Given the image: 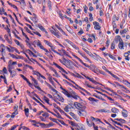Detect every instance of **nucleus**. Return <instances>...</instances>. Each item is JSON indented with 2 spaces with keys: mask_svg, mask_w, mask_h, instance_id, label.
I'll return each instance as SVG.
<instances>
[{
  "mask_svg": "<svg viewBox=\"0 0 130 130\" xmlns=\"http://www.w3.org/2000/svg\"><path fill=\"white\" fill-rule=\"evenodd\" d=\"M59 85H60V89L62 90V93L65 94L66 96H67L68 98H71V97L72 98H74V99H76L77 98L76 97L78 96L77 94H76V92L73 91L71 88H70V90H71V91H69L68 90H67L66 89L63 88L62 86L59 84Z\"/></svg>",
  "mask_w": 130,
  "mask_h": 130,
  "instance_id": "obj_1",
  "label": "nucleus"
},
{
  "mask_svg": "<svg viewBox=\"0 0 130 130\" xmlns=\"http://www.w3.org/2000/svg\"><path fill=\"white\" fill-rule=\"evenodd\" d=\"M32 81H33L34 84V86L36 88V89H38V90H39V91H41V92H43V93H44V91H43L42 89H41V88H40V87L37 86L38 85V82L37 81L36 79H35V78H32Z\"/></svg>",
  "mask_w": 130,
  "mask_h": 130,
  "instance_id": "obj_2",
  "label": "nucleus"
},
{
  "mask_svg": "<svg viewBox=\"0 0 130 130\" xmlns=\"http://www.w3.org/2000/svg\"><path fill=\"white\" fill-rule=\"evenodd\" d=\"M78 114L80 116H85L87 114V112L85 111V109H80L78 111Z\"/></svg>",
  "mask_w": 130,
  "mask_h": 130,
  "instance_id": "obj_3",
  "label": "nucleus"
},
{
  "mask_svg": "<svg viewBox=\"0 0 130 130\" xmlns=\"http://www.w3.org/2000/svg\"><path fill=\"white\" fill-rule=\"evenodd\" d=\"M74 105L77 109H86V106H84L79 103L75 102L74 103Z\"/></svg>",
  "mask_w": 130,
  "mask_h": 130,
  "instance_id": "obj_4",
  "label": "nucleus"
},
{
  "mask_svg": "<svg viewBox=\"0 0 130 130\" xmlns=\"http://www.w3.org/2000/svg\"><path fill=\"white\" fill-rule=\"evenodd\" d=\"M53 65L55 66V67L57 68V69H59L60 71H61V72H62L63 73H64V74H66V75H68L69 74L68 72H67V71H66V70H64V69H63V68L59 66V65H58L57 63L54 62Z\"/></svg>",
  "mask_w": 130,
  "mask_h": 130,
  "instance_id": "obj_5",
  "label": "nucleus"
},
{
  "mask_svg": "<svg viewBox=\"0 0 130 130\" xmlns=\"http://www.w3.org/2000/svg\"><path fill=\"white\" fill-rule=\"evenodd\" d=\"M38 42L37 44V46H39L40 48H41V49H43V50H44L45 52H48V50L45 49V48H44V47L42 45V44L40 43V41L38 40Z\"/></svg>",
  "mask_w": 130,
  "mask_h": 130,
  "instance_id": "obj_6",
  "label": "nucleus"
},
{
  "mask_svg": "<svg viewBox=\"0 0 130 130\" xmlns=\"http://www.w3.org/2000/svg\"><path fill=\"white\" fill-rule=\"evenodd\" d=\"M93 24L94 26V29H95V30H100L101 29V26L99 25V22L94 21L93 22Z\"/></svg>",
  "mask_w": 130,
  "mask_h": 130,
  "instance_id": "obj_7",
  "label": "nucleus"
},
{
  "mask_svg": "<svg viewBox=\"0 0 130 130\" xmlns=\"http://www.w3.org/2000/svg\"><path fill=\"white\" fill-rule=\"evenodd\" d=\"M119 45H118V47L119 48V49H124V48H123L124 47V45H123V41H122V39H119Z\"/></svg>",
  "mask_w": 130,
  "mask_h": 130,
  "instance_id": "obj_8",
  "label": "nucleus"
},
{
  "mask_svg": "<svg viewBox=\"0 0 130 130\" xmlns=\"http://www.w3.org/2000/svg\"><path fill=\"white\" fill-rule=\"evenodd\" d=\"M74 73L75 74L73 73H71V76H73V77H74V78H78V79H81L82 78V76L79 73L76 72V71H74Z\"/></svg>",
  "mask_w": 130,
  "mask_h": 130,
  "instance_id": "obj_9",
  "label": "nucleus"
},
{
  "mask_svg": "<svg viewBox=\"0 0 130 130\" xmlns=\"http://www.w3.org/2000/svg\"><path fill=\"white\" fill-rule=\"evenodd\" d=\"M12 60H10L8 62L9 64L8 66V71H12L13 69H15V66L13 64H12Z\"/></svg>",
  "mask_w": 130,
  "mask_h": 130,
  "instance_id": "obj_10",
  "label": "nucleus"
},
{
  "mask_svg": "<svg viewBox=\"0 0 130 130\" xmlns=\"http://www.w3.org/2000/svg\"><path fill=\"white\" fill-rule=\"evenodd\" d=\"M0 52H4L6 53V46L4 44L0 45Z\"/></svg>",
  "mask_w": 130,
  "mask_h": 130,
  "instance_id": "obj_11",
  "label": "nucleus"
},
{
  "mask_svg": "<svg viewBox=\"0 0 130 130\" xmlns=\"http://www.w3.org/2000/svg\"><path fill=\"white\" fill-rule=\"evenodd\" d=\"M10 54L12 58H15V59H24V57L23 56H19V58H18V57L16 56L14 54Z\"/></svg>",
  "mask_w": 130,
  "mask_h": 130,
  "instance_id": "obj_12",
  "label": "nucleus"
},
{
  "mask_svg": "<svg viewBox=\"0 0 130 130\" xmlns=\"http://www.w3.org/2000/svg\"><path fill=\"white\" fill-rule=\"evenodd\" d=\"M122 115L123 117H127V111L125 109H123L121 112Z\"/></svg>",
  "mask_w": 130,
  "mask_h": 130,
  "instance_id": "obj_13",
  "label": "nucleus"
},
{
  "mask_svg": "<svg viewBox=\"0 0 130 130\" xmlns=\"http://www.w3.org/2000/svg\"><path fill=\"white\" fill-rule=\"evenodd\" d=\"M10 74V76L11 77L14 78V77H15V76H16V75H17V72H16L15 71H9Z\"/></svg>",
  "mask_w": 130,
  "mask_h": 130,
  "instance_id": "obj_14",
  "label": "nucleus"
},
{
  "mask_svg": "<svg viewBox=\"0 0 130 130\" xmlns=\"http://www.w3.org/2000/svg\"><path fill=\"white\" fill-rule=\"evenodd\" d=\"M55 26L60 32H62V34L66 35V32H64V31H63V30H62V29H61V28L58 26V25H57V24H55Z\"/></svg>",
  "mask_w": 130,
  "mask_h": 130,
  "instance_id": "obj_15",
  "label": "nucleus"
},
{
  "mask_svg": "<svg viewBox=\"0 0 130 130\" xmlns=\"http://www.w3.org/2000/svg\"><path fill=\"white\" fill-rule=\"evenodd\" d=\"M18 111L15 110L13 113L11 115V118H14L15 116H16V115H17L18 114Z\"/></svg>",
  "mask_w": 130,
  "mask_h": 130,
  "instance_id": "obj_16",
  "label": "nucleus"
},
{
  "mask_svg": "<svg viewBox=\"0 0 130 130\" xmlns=\"http://www.w3.org/2000/svg\"><path fill=\"white\" fill-rule=\"evenodd\" d=\"M111 111L113 113H117L119 111V110L114 107L111 109Z\"/></svg>",
  "mask_w": 130,
  "mask_h": 130,
  "instance_id": "obj_17",
  "label": "nucleus"
},
{
  "mask_svg": "<svg viewBox=\"0 0 130 130\" xmlns=\"http://www.w3.org/2000/svg\"><path fill=\"white\" fill-rule=\"evenodd\" d=\"M70 114L71 116H72L73 118H74V119H75V120H77V121H78V118H77V116H76V115L74 114V113L70 112Z\"/></svg>",
  "mask_w": 130,
  "mask_h": 130,
  "instance_id": "obj_18",
  "label": "nucleus"
},
{
  "mask_svg": "<svg viewBox=\"0 0 130 130\" xmlns=\"http://www.w3.org/2000/svg\"><path fill=\"white\" fill-rule=\"evenodd\" d=\"M88 80L90 81V82H92L93 84H95V85H97V84H99V82L96 81L93 78H89Z\"/></svg>",
  "mask_w": 130,
  "mask_h": 130,
  "instance_id": "obj_19",
  "label": "nucleus"
},
{
  "mask_svg": "<svg viewBox=\"0 0 130 130\" xmlns=\"http://www.w3.org/2000/svg\"><path fill=\"white\" fill-rule=\"evenodd\" d=\"M58 96V98H57V100H58V101H60L61 102H64V99H63V98L61 97L60 95H59V94H57Z\"/></svg>",
  "mask_w": 130,
  "mask_h": 130,
  "instance_id": "obj_20",
  "label": "nucleus"
},
{
  "mask_svg": "<svg viewBox=\"0 0 130 130\" xmlns=\"http://www.w3.org/2000/svg\"><path fill=\"white\" fill-rule=\"evenodd\" d=\"M56 109H58L59 111V112H60V113H61V114H64L65 115H67V113H66V112H64V111H63L61 109H60V108H59V107H56Z\"/></svg>",
  "mask_w": 130,
  "mask_h": 130,
  "instance_id": "obj_21",
  "label": "nucleus"
},
{
  "mask_svg": "<svg viewBox=\"0 0 130 130\" xmlns=\"http://www.w3.org/2000/svg\"><path fill=\"white\" fill-rule=\"evenodd\" d=\"M24 112L26 116L28 117L29 116V109L28 108L24 109Z\"/></svg>",
  "mask_w": 130,
  "mask_h": 130,
  "instance_id": "obj_22",
  "label": "nucleus"
},
{
  "mask_svg": "<svg viewBox=\"0 0 130 130\" xmlns=\"http://www.w3.org/2000/svg\"><path fill=\"white\" fill-rule=\"evenodd\" d=\"M119 39H121L119 35L116 36L115 38V42L116 43H118V40H119Z\"/></svg>",
  "mask_w": 130,
  "mask_h": 130,
  "instance_id": "obj_23",
  "label": "nucleus"
},
{
  "mask_svg": "<svg viewBox=\"0 0 130 130\" xmlns=\"http://www.w3.org/2000/svg\"><path fill=\"white\" fill-rule=\"evenodd\" d=\"M38 27L39 29H40V30H41V31H45V28L43 27L41 23L38 24Z\"/></svg>",
  "mask_w": 130,
  "mask_h": 130,
  "instance_id": "obj_24",
  "label": "nucleus"
},
{
  "mask_svg": "<svg viewBox=\"0 0 130 130\" xmlns=\"http://www.w3.org/2000/svg\"><path fill=\"white\" fill-rule=\"evenodd\" d=\"M48 7L49 10H51L52 4H51V2L50 1V0H48Z\"/></svg>",
  "mask_w": 130,
  "mask_h": 130,
  "instance_id": "obj_25",
  "label": "nucleus"
},
{
  "mask_svg": "<svg viewBox=\"0 0 130 130\" xmlns=\"http://www.w3.org/2000/svg\"><path fill=\"white\" fill-rule=\"evenodd\" d=\"M44 42L45 43V44H47V45H48L49 46H50V47H51V43H50L48 41L46 40H44Z\"/></svg>",
  "mask_w": 130,
  "mask_h": 130,
  "instance_id": "obj_26",
  "label": "nucleus"
},
{
  "mask_svg": "<svg viewBox=\"0 0 130 130\" xmlns=\"http://www.w3.org/2000/svg\"><path fill=\"white\" fill-rule=\"evenodd\" d=\"M61 51H62L63 53L64 54V55H66V56H70V55L68 54L69 52H67L66 50H64V49H61Z\"/></svg>",
  "mask_w": 130,
  "mask_h": 130,
  "instance_id": "obj_27",
  "label": "nucleus"
},
{
  "mask_svg": "<svg viewBox=\"0 0 130 130\" xmlns=\"http://www.w3.org/2000/svg\"><path fill=\"white\" fill-rule=\"evenodd\" d=\"M111 49H115V44H114V41H113L111 44Z\"/></svg>",
  "mask_w": 130,
  "mask_h": 130,
  "instance_id": "obj_28",
  "label": "nucleus"
},
{
  "mask_svg": "<svg viewBox=\"0 0 130 130\" xmlns=\"http://www.w3.org/2000/svg\"><path fill=\"white\" fill-rule=\"evenodd\" d=\"M69 109H72V108H69V106H66L64 108V110L66 112H69Z\"/></svg>",
  "mask_w": 130,
  "mask_h": 130,
  "instance_id": "obj_29",
  "label": "nucleus"
},
{
  "mask_svg": "<svg viewBox=\"0 0 130 130\" xmlns=\"http://www.w3.org/2000/svg\"><path fill=\"white\" fill-rule=\"evenodd\" d=\"M42 116H43L44 117H49V114H48V113L47 112H45L44 114H42Z\"/></svg>",
  "mask_w": 130,
  "mask_h": 130,
  "instance_id": "obj_30",
  "label": "nucleus"
},
{
  "mask_svg": "<svg viewBox=\"0 0 130 130\" xmlns=\"http://www.w3.org/2000/svg\"><path fill=\"white\" fill-rule=\"evenodd\" d=\"M111 75L115 79H116V80H117V81H119V78H118V77H117L116 75L113 74L112 73V74H111Z\"/></svg>",
  "mask_w": 130,
  "mask_h": 130,
  "instance_id": "obj_31",
  "label": "nucleus"
},
{
  "mask_svg": "<svg viewBox=\"0 0 130 130\" xmlns=\"http://www.w3.org/2000/svg\"><path fill=\"white\" fill-rule=\"evenodd\" d=\"M68 63H69V64L68 65V66H67L66 65L67 68H68V69H70V70H73V69H74V66H71V63H70V62H68Z\"/></svg>",
  "mask_w": 130,
  "mask_h": 130,
  "instance_id": "obj_32",
  "label": "nucleus"
},
{
  "mask_svg": "<svg viewBox=\"0 0 130 130\" xmlns=\"http://www.w3.org/2000/svg\"><path fill=\"white\" fill-rule=\"evenodd\" d=\"M54 125V124L52 122H50L49 124H47V126H46V128L48 127H50V126H53Z\"/></svg>",
  "mask_w": 130,
  "mask_h": 130,
  "instance_id": "obj_33",
  "label": "nucleus"
},
{
  "mask_svg": "<svg viewBox=\"0 0 130 130\" xmlns=\"http://www.w3.org/2000/svg\"><path fill=\"white\" fill-rule=\"evenodd\" d=\"M67 84H68V85H69V86H71V87H73V88H75V89H77V90H79V89L78 88H77V87H76L74 85H73V84L70 83L69 82H67Z\"/></svg>",
  "mask_w": 130,
  "mask_h": 130,
  "instance_id": "obj_34",
  "label": "nucleus"
},
{
  "mask_svg": "<svg viewBox=\"0 0 130 130\" xmlns=\"http://www.w3.org/2000/svg\"><path fill=\"white\" fill-rule=\"evenodd\" d=\"M109 57H110V58H112V59H113L114 60H115L116 61V60H117V59H116V58L115 57L113 56L111 54H109Z\"/></svg>",
  "mask_w": 130,
  "mask_h": 130,
  "instance_id": "obj_35",
  "label": "nucleus"
},
{
  "mask_svg": "<svg viewBox=\"0 0 130 130\" xmlns=\"http://www.w3.org/2000/svg\"><path fill=\"white\" fill-rule=\"evenodd\" d=\"M28 51H29V55H31V54L32 55H33V54H34V53H33V52H32V51H31L30 49H27V50H26V51H25V52H28Z\"/></svg>",
  "mask_w": 130,
  "mask_h": 130,
  "instance_id": "obj_36",
  "label": "nucleus"
},
{
  "mask_svg": "<svg viewBox=\"0 0 130 130\" xmlns=\"http://www.w3.org/2000/svg\"><path fill=\"white\" fill-rule=\"evenodd\" d=\"M56 113H57V118H60L61 119H63L62 117H61V115H60V114L59 113L55 112Z\"/></svg>",
  "mask_w": 130,
  "mask_h": 130,
  "instance_id": "obj_37",
  "label": "nucleus"
},
{
  "mask_svg": "<svg viewBox=\"0 0 130 130\" xmlns=\"http://www.w3.org/2000/svg\"><path fill=\"white\" fill-rule=\"evenodd\" d=\"M32 16L33 19H35L36 23H37V21H38V20L37 19V16H36V14H35V13H34L32 14Z\"/></svg>",
  "mask_w": 130,
  "mask_h": 130,
  "instance_id": "obj_38",
  "label": "nucleus"
},
{
  "mask_svg": "<svg viewBox=\"0 0 130 130\" xmlns=\"http://www.w3.org/2000/svg\"><path fill=\"white\" fill-rule=\"evenodd\" d=\"M86 123L89 127H91L92 126V122L89 123V121L88 120V119H86Z\"/></svg>",
  "mask_w": 130,
  "mask_h": 130,
  "instance_id": "obj_39",
  "label": "nucleus"
},
{
  "mask_svg": "<svg viewBox=\"0 0 130 130\" xmlns=\"http://www.w3.org/2000/svg\"><path fill=\"white\" fill-rule=\"evenodd\" d=\"M119 87H121V88L124 89L125 90L127 91V92H130L129 90H127V88H126L125 87H124L123 85H119Z\"/></svg>",
  "mask_w": 130,
  "mask_h": 130,
  "instance_id": "obj_40",
  "label": "nucleus"
},
{
  "mask_svg": "<svg viewBox=\"0 0 130 130\" xmlns=\"http://www.w3.org/2000/svg\"><path fill=\"white\" fill-rule=\"evenodd\" d=\"M57 120H58V121H59V122H60V123H61V124H63V125H67V124L66 123H64V122L63 120H61L59 119H57Z\"/></svg>",
  "mask_w": 130,
  "mask_h": 130,
  "instance_id": "obj_41",
  "label": "nucleus"
},
{
  "mask_svg": "<svg viewBox=\"0 0 130 130\" xmlns=\"http://www.w3.org/2000/svg\"><path fill=\"white\" fill-rule=\"evenodd\" d=\"M60 18L61 19V20H63V16H62V14H61V11H59L58 13Z\"/></svg>",
  "mask_w": 130,
  "mask_h": 130,
  "instance_id": "obj_42",
  "label": "nucleus"
},
{
  "mask_svg": "<svg viewBox=\"0 0 130 130\" xmlns=\"http://www.w3.org/2000/svg\"><path fill=\"white\" fill-rule=\"evenodd\" d=\"M34 34L38 35L39 37H41V35L38 31H32Z\"/></svg>",
  "mask_w": 130,
  "mask_h": 130,
  "instance_id": "obj_43",
  "label": "nucleus"
},
{
  "mask_svg": "<svg viewBox=\"0 0 130 130\" xmlns=\"http://www.w3.org/2000/svg\"><path fill=\"white\" fill-rule=\"evenodd\" d=\"M45 101L46 102V103H47V104H48V105H50V106H52V104H50V103H49V99L45 100Z\"/></svg>",
  "mask_w": 130,
  "mask_h": 130,
  "instance_id": "obj_44",
  "label": "nucleus"
},
{
  "mask_svg": "<svg viewBox=\"0 0 130 130\" xmlns=\"http://www.w3.org/2000/svg\"><path fill=\"white\" fill-rule=\"evenodd\" d=\"M83 8L84 9V13H85V14H87L88 13V7H87V6H84Z\"/></svg>",
  "mask_w": 130,
  "mask_h": 130,
  "instance_id": "obj_45",
  "label": "nucleus"
},
{
  "mask_svg": "<svg viewBox=\"0 0 130 130\" xmlns=\"http://www.w3.org/2000/svg\"><path fill=\"white\" fill-rule=\"evenodd\" d=\"M37 74H38V75H39L40 77L41 78H42V79H44V80H46V78H45V77H44L43 75H41V74H40V73L37 72Z\"/></svg>",
  "mask_w": 130,
  "mask_h": 130,
  "instance_id": "obj_46",
  "label": "nucleus"
},
{
  "mask_svg": "<svg viewBox=\"0 0 130 130\" xmlns=\"http://www.w3.org/2000/svg\"><path fill=\"white\" fill-rule=\"evenodd\" d=\"M51 71H52L53 72H54V73H55V75H57V72L56 71V70H55V69H54V68L51 67L50 68Z\"/></svg>",
  "mask_w": 130,
  "mask_h": 130,
  "instance_id": "obj_47",
  "label": "nucleus"
},
{
  "mask_svg": "<svg viewBox=\"0 0 130 130\" xmlns=\"http://www.w3.org/2000/svg\"><path fill=\"white\" fill-rule=\"evenodd\" d=\"M94 121H99L100 122H101V123H103V124H104V123H103L102 121H101V120H100V119L98 118H95Z\"/></svg>",
  "mask_w": 130,
  "mask_h": 130,
  "instance_id": "obj_48",
  "label": "nucleus"
},
{
  "mask_svg": "<svg viewBox=\"0 0 130 130\" xmlns=\"http://www.w3.org/2000/svg\"><path fill=\"white\" fill-rule=\"evenodd\" d=\"M8 70H7V68L6 67H4L3 68V70H2V72L4 74H7Z\"/></svg>",
  "mask_w": 130,
  "mask_h": 130,
  "instance_id": "obj_49",
  "label": "nucleus"
},
{
  "mask_svg": "<svg viewBox=\"0 0 130 130\" xmlns=\"http://www.w3.org/2000/svg\"><path fill=\"white\" fill-rule=\"evenodd\" d=\"M115 120H117L118 121H120V122H122V121H125V120L122 119L121 118L120 119L116 118L115 119Z\"/></svg>",
  "mask_w": 130,
  "mask_h": 130,
  "instance_id": "obj_50",
  "label": "nucleus"
},
{
  "mask_svg": "<svg viewBox=\"0 0 130 130\" xmlns=\"http://www.w3.org/2000/svg\"><path fill=\"white\" fill-rule=\"evenodd\" d=\"M71 46H72V47H73L74 48H75V49L79 50V47H77V46H76L74 43L72 44L71 45Z\"/></svg>",
  "mask_w": 130,
  "mask_h": 130,
  "instance_id": "obj_51",
  "label": "nucleus"
},
{
  "mask_svg": "<svg viewBox=\"0 0 130 130\" xmlns=\"http://www.w3.org/2000/svg\"><path fill=\"white\" fill-rule=\"evenodd\" d=\"M99 73L102 74V75H103L104 76H106V74H105V72L100 70H98Z\"/></svg>",
  "mask_w": 130,
  "mask_h": 130,
  "instance_id": "obj_52",
  "label": "nucleus"
},
{
  "mask_svg": "<svg viewBox=\"0 0 130 130\" xmlns=\"http://www.w3.org/2000/svg\"><path fill=\"white\" fill-rule=\"evenodd\" d=\"M12 87H13V86L10 85L9 88V89H8L7 90V92H11V91H12V90H13V88H12Z\"/></svg>",
  "mask_w": 130,
  "mask_h": 130,
  "instance_id": "obj_53",
  "label": "nucleus"
},
{
  "mask_svg": "<svg viewBox=\"0 0 130 130\" xmlns=\"http://www.w3.org/2000/svg\"><path fill=\"white\" fill-rule=\"evenodd\" d=\"M65 41L69 43V44H70V45H72L73 44V42H72V41H70L69 39H66Z\"/></svg>",
  "mask_w": 130,
  "mask_h": 130,
  "instance_id": "obj_54",
  "label": "nucleus"
},
{
  "mask_svg": "<svg viewBox=\"0 0 130 130\" xmlns=\"http://www.w3.org/2000/svg\"><path fill=\"white\" fill-rule=\"evenodd\" d=\"M88 100L89 101H91V102H94L95 99H94V98H92V97H89L88 98Z\"/></svg>",
  "mask_w": 130,
  "mask_h": 130,
  "instance_id": "obj_55",
  "label": "nucleus"
},
{
  "mask_svg": "<svg viewBox=\"0 0 130 130\" xmlns=\"http://www.w3.org/2000/svg\"><path fill=\"white\" fill-rule=\"evenodd\" d=\"M20 77H21L22 78V79H23V80H24V81H26V80H27V78H26L24 75H23L22 74H20Z\"/></svg>",
  "mask_w": 130,
  "mask_h": 130,
  "instance_id": "obj_56",
  "label": "nucleus"
},
{
  "mask_svg": "<svg viewBox=\"0 0 130 130\" xmlns=\"http://www.w3.org/2000/svg\"><path fill=\"white\" fill-rule=\"evenodd\" d=\"M24 28L26 29V31L27 32V33H31V30H30L28 27L25 26Z\"/></svg>",
  "mask_w": 130,
  "mask_h": 130,
  "instance_id": "obj_57",
  "label": "nucleus"
},
{
  "mask_svg": "<svg viewBox=\"0 0 130 130\" xmlns=\"http://www.w3.org/2000/svg\"><path fill=\"white\" fill-rule=\"evenodd\" d=\"M70 124H71V125H72L73 126H76V125H77V123H74V122H73V121H71L70 122Z\"/></svg>",
  "mask_w": 130,
  "mask_h": 130,
  "instance_id": "obj_58",
  "label": "nucleus"
},
{
  "mask_svg": "<svg viewBox=\"0 0 130 130\" xmlns=\"http://www.w3.org/2000/svg\"><path fill=\"white\" fill-rule=\"evenodd\" d=\"M38 43V42H37V40H35L32 43H31L32 45H36V44H37Z\"/></svg>",
  "mask_w": 130,
  "mask_h": 130,
  "instance_id": "obj_59",
  "label": "nucleus"
},
{
  "mask_svg": "<svg viewBox=\"0 0 130 130\" xmlns=\"http://www.w3.org/2000/svg\"><path fill=\"white\" fill-rule=\"evenodd\" d=\"M17 128V126L16 125H13L11 128L9 129V130H14L15 129H16Z\"/></svg>",
  "mask_w": 130,
  "mask_h": 130,
  "instance_id": "obj_60",
  "label": "nucleus"
},
{
  "mask_svg": "<svg viewBox=\"0 0 130 130\" xmlns=\"http://www.w3.org/2000/svg\"><path fill=\"white\" fill-rule=\"evenodd\" d=\"M32 99L34 100H35L36 102H37V103H40V102L38 101V100H37V99H36L35 97H32Z\"/></svg>",
  "mask_w": 130,
  "mask_h": 130,
  "instance_id": "obj_61",
  "label": "nucleus"
},
{
  "mask_svg": "<svg viewBox=\"0 0 130 130\" xmlns=\"http://www.w3.org/2000/svg\"><path fill=\"white\" fill-rule=\"evenodd\" d=\"M39 118L41 119V120L42 121H46L45 119L43 117H42V116H40Z\"/></svg>",
  "mask_w": 130,
  "mask_h": 130,
  "instance_id": "obj_62",
  "label": "nucleus"
},
{
  "mask_svg": "<svg viewBox=\"0 0 130 130\" xmlns=\"http://www.w3.org/2000/svg\"><path fill=\"white\" fill-rule=\"evenodd\" d=\"M104 109H101V110H98L96 111V112H100V113H102L104 112Z\"/></svg>",
  "mask_w": 130,
  "mask_h": 130,
  "instance_id": "obj_63",
  "label": "nucleus"
},
{
  "mask_svg": "<svg viewBox=\"0 0 130 130\" xmlns=\"http://www.w3.org/2000/svg\"><path fill=\"white\" fill-rule=\"evenodd\" d=\"M22 127H23V129L24 130H30V128H29L25 126H23Z\"/></svg>",
  "mask_w": 130,
  "mask_h": 130,
  "instance_id": "obj_64",
  "label": "nucleus"
}]
</instances>
